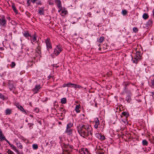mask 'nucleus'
Returning <instances> with one entry per match:
<instances>
[{
    "label": "nucleus",
    "mask_w": 154,
    "mask_h": 154,
    "mask_svg": "<svg viewBox=\"0 0 154 154\" xmlns=\"http://www.w3.org/2000/svg\"><path fill=\"white\" fill-rule=\"evenodd\" d=\"M66 99L65 98H63L61 99V102L63 104H64L66 103Z\"/></svg>",
    "instance_id": "412c9836"
},
{
    "label": "nucleus",
    "mask_w": 154,
    "mask_h": 154,
    "mask_svg": "<svg viewBox=\"0 0 154 154\" xmlns=\"http://www.w3.org/2000/svg\"><path fill=\"white\" fill-rule=\"evenodd\" d=\"M130 83L129 82H124L123 83V85L125 86V90L127 91V87L128 86Z\"/></svg>",
    "instance_id": "ddd939ff"
},
{
    "label": "nucleus",
    "mask_w": 154,
    "mask_h": 154,
    "mask_svg": "<svg viewBox=\"0 0 154 154\" xmlns=\"http://www.w3.org/2000/svg\"><path fill=\"white\" fill-rule=\"evenodd\" d=\"M151 86H154V79L152 80H151Z\"/></svg>",
    "instance_id": "4c0bfd02"
},
{
    "label": "nucleus",
    "mask_w": 154,
    "mask_h": 154,
    "mask_svg": "<svg viewBox=\"0 0 154 154\" xmlns=\"http://www.w3.org/2000/svg\"><path fill=\"white\" fill-rule=\"evenodd\" d=\"M0 154H2L1 153H0Z\"/></svg>",
    "instance_id": "774afa93"
},
{
    "label": "nucleus",
    "mask_w": 154,
    "mask_h": 154,
    "mask_svg": "<svg viewBox=\"0 0 154 154\" xmlns=\"http://www.w3.org/2000/svg\"><path fill=\"white\" fill-rule=\"evenodd\" d=\"M72 131L73 130L71 129H66L65 132L68 135H69V136H70L72 134Z\"/></svg>",
    "instance_id": "9b49d317"
},
{
    "label": "nucleus",
    "mask_w": 154,
    "mask_h": 154,
    "mask_svg": "<svg viewBox=\"0 0 154 154\" xmlns=\"http://www.w3.org/2000/svg\"><path fill=\"white\" fill-rule=\"evenodd\" d=\"M85 151L86 152H87V153H88V149H85Z\"/></svg>",
    "instance_id": "603ef678"
},
{
    "label": "nucleus",
    "mask_w": 154,
    "mask_h": 154,
    "mask_svg": "<svg viewBox=\"0 0 154 154\" xmlns=\"http://www.w3.org/2000/svg\"><path fill=\"white\" fill-rule=\"evenodd\" d=\"M10 145L11 146V147L12 148V149L15 151L17 153L19 152L18 150L17 149L16 147H15L14 145L11 144Z\"/></svg>",
    "instance_id": "a211bd4d"
},
{
    "label": "nucleus",
    "mask_w": 154,
    "mask_h": 154,
    "mask_svg": "<svg viewBox=\"0 0 154 154\" xmlns=\"http://www.w3.org/2000/svg\"><path fill=\"white\" fill-rule=\"evenodd\" d=\"M151 93L153 95H154V91L151 92Z\"/></svg>",
    "instance_id": "4d7b16f0"
},
{
    "label": "nucleus",
    "mask_w": 154,
    "mask_h": 154,
    "mask_svg": "<svg viewBox=\"0 0 154 154\" xmlns=\"http://www.w3.org/2000/svg\"><path fill=\"white\" fill-rule=\"evenodd\" d=\"M43 10H44L43 8H40V9L38 10V14L40 15L43 14H44L43 12Z\"/></svg>",
    "instance_id": "2eb2a0df"
},
{
    "label": "nucleus",
    "mask_w": 154,
    "mask_h": 154,
    "mask_svg": "<svg viewBox=\"0 0 154 154\" xmlns=\"http://www.w3.org/2000/svg\"><path fill=\"white\" fill-rule=\"evenodd\" d=\"M37 4L39 5H42L41 3L40 2L37 3Z\"/></svg>",
    "instance_id": "13d9d810"
},
{
    "label": "nucleus",
    "mask_w": 154,
    "mask_h": 154,
    "mask_svg": "<svg viewBox=\"0 0 154 154\" xmlns=\"http://www.w3.org/2000/svg\"><path fill=\"white\" fill-rule=\"evenodd\" d=\"M102 135H101L100 134H97V137L98 138H99L100 139H101V137H102Z\"/></svg>",
    "instance_id": "58836bf2"
},
{
    "label": "nucleus",
    "mask_w": 154,
    "mask_h": 154,
    "mask_svg": "<svg viewBox=\"0 0 154 154\" xmlns=\"http://www.w3.org/2000/svg\"><path fill=\"white\" fill-rule=\"evenodd\" d=\"M30 50H31V52H32V49H30Z\"/></svg>",
    "instance_id": "0e129e2a"
},
{
    "label": "nucleus",
    "mask_w": 154,
    "mask_h": 154,
    "mask_svg": "<svg viewBox=\"0 0 154 154\" xmlns=\"http://www.w3.org/2000/svg\"><path fill=\"white\" fill-rule=\"evenodd\" d=\"M45 43L46 44L47 48L48 50L49 49L51 48L52 47L51 44L48 39H47L45 40Z\"/></svg>",
    "instance_id": "0eeeda50"
},
{
    "label": "nucleus",
    "mask_w": 154,
    "mask_h": 154,
    "mask_svg": "<svg viewBox=\"0 0 154 154\" xmlns=\"http://www.w3.org/2000/svg\"><path fill=\"white\" fill-rule=\"evenodd\" d=\"M107 48H106V47H103V48H102V50H103V51L102 52H105L106 50L107 49Z\"/></svg>",
    "instance_id": "2f4dec72"
},
{
    "label": "nucleus",
    "mask_w": 154,
    "mask_h": 154,
    "mask_svg": "<svg viewBox=\"0 0 154 154\" xmlns=\"http://www.w3.org/2000/svg\"><path fill=\"white\" fill-rule=\"evenodd\" d=\"M127 12L126 10H122V13L123 15H125L127 14Z\"/></svg>",
    "instance_id": "bb28decb"
},
{
    "label": "nucleus",
    "mask_w": 154,
    "mask_h": 154,
    "mask_svg": "<svg viewBox=\"0 0 154 154\" xmlns=\"http://www.w3.org/2000/svg\"><path fill=\"white\" fill-rule=\"evenodd\" d=\"M55 3L58 7L60 10H62V6L61 1L60 0H55Z\"/></svg>",
    "instance_id": "6e6552de"
},
{
    "label": "nucleus",
    "mask_w": 154,
    "mask_h": 154,
    "mask_svg": "<svg viewBox=\"0 0 154 154\" xmlns=\"http://www.w3.org/2000/svg\"><path fill=\"white\" fill-rule=\"evenodd\" d=\"M95 123H97V124H100L99 121L98 119H96L95 121Z\"/></svg>",
    "instance_id": "a19ab883"
},
{
    "label": "nucleus",
    "mask_w": 154,
    "mask_h": 154,
    "mask_svg": "<svg viewBox=\"0 0 154 154\" xmlns=\"http://www.w3.org/2000/svg\"><path fill=\"white\" fill-rule=\"evenodd\" d=\"M15 105L17 106V107L19 109H20L21 111H23L25 113H26V111L24 109L23 107L19 105L18 103H16L15 104Z\"/></svg>",
    "instance_id": "9d476101"
},
{
    "label": "nucleus",
    "mask_w": 154,
    "mask_h": 154,
    "mask_svg": "<svg viewBox=\"0 0 154 154\" xmlns=\"http://www.w3.org/2000/svg\"><path fill=\"white\" fill-rule=\"evenodd\" d=\"M86 129L85 131V134L83 135L82 136L83 137H85V136L87 137L90 134L92 135V133L91 132V129L89 126H86Z\"/></svg>",
    "instance_id": "f03ea898"
},
{
    "label": "nucleus",
    "mask_w": 154,
    "mask_h": 154,
    "mask_svg": "<svg viewBox=\"0 0 154 154\" xmlns=\"http://www.w3.org/2000/svg\"><path fill=\"white\" fill-rule=\"evenodd\" d=\"M41 88V86L40 85H36L34 88L33 89V91L34 93H37L38 91Z\"/></svg>",
    "instance_id": "423d86ee"
},
{
    "label": "nucleus",
    "mask_w": 154,
    "mask_h": 154,
    "mask_svg": "<svg viewBox=\"0 0 154 154\" xmlns=\"http://www.w3.org/2000/svg\"><path fill=\"white\" fill-rule=\"evenodd\" d=\"M122 114L126 117H128V114L125 112H122Z\"/></svg>",
    "instance_id": "a878e982"
},
{
    "label": "nucleus",
    "mask_w": 154,
    "mask_h": 154,
    "mask_svg": "<svg viewBox=\"0 0 154 154\" xmlns=\"http://www.w3.org/2000/svg\"><path fill=\"white\" fill-rule=\"evenodd\" d=\"M65 151H66V152L68 153V154H69V152H68V151L67 150H65Z\"/></svg>",
    "instance_id": "5fc2aeb1"
},
{
    "label": "nucleus",
    "mask_w": 154,
    "mask_h": 154,
    "mask_svg": "<svg viewBox=\"0 0 154 154\" xmlns=\"http://www.w3.org/2000/svg\"><path fill=\"white\" fill-rule=\"evenodd\" d=\"M149 17V16L147 14V13H144L143 14V18L146 20L148 19Z\"/></svg>",
    "instance_id": "f3484780"
},
{
    "label": "nucleus",
    "mask_w": 154,
    "mask_h": 154,
    "mask_svg": "<svg viewBox=\"0 0 154 154\" xmlns=\"http://www.w3.org/2000/svg\"><path fill=\"white\" fill-rule=\"evenodd\" d=\"M5 138V137L4 135L2 133V132L1 130V129H0V139L1 140H4Z\"/></svg>",
    "instance_id": "f8f14e48"
},
{
    "label": "nucleus",
    "mask_w": 154,
    "mask_h": 154,
    "mask_svg": "<svg viewBox=\"0 0 154 154\" xmlns=\"http://www.w3.org/2000/svg\"><path fill=\"white\" fill-rule=\"evenodd\" d=\"M99 51L101 52V53H103V50H102V48H101V47H99L98 48Z\"/></svg>",
    "instance_id": "79ce46f5"
},
{
    "label": "nucleus",
    "mask_w": 154,
    "mask_h": 154,
    "mask_svg": "<svg viewBox=\"0 0 154 154\" xmlns=\"http://www.w3.org/2000/svg\"><path fill=\"white\" fill-rule=\"evenodd\" d=\"M84 153L85 154H89V153H87L86 154L85 153V152H84Z\"/></svg>",
    "instance_id": "e2e57ef3"
},
{
    "label": "nucleus",
    "mask_w": 154,
    "mask_h": 154,
    "mask_svg": "<svg viewBox=\"0 0 154 154\" xmlns=\"http://www.w3.org/2000/svg\"><path fill=\"white\" fill-rule=\"evenodd\" d=\"M82 88V87L81 86L79 85H76V86H75V88Z\"/></svg>",
    "instance_id": "c9c22d12"
},
{
    "label": "nucleus",
    "mask_w": 154,
    "mask_h": 154,
    "mask_svg": "<svg viewBox=\"0 0 154 154\" xmlns=\"http://www.w3.org/2000/svg\"><path fill=\"white\" fill-rule=\"evenodd\" d=\"M71 84L72 85V87L75 88L76 84H73V83Z\"/></svg>",
    "instance_id": "a18cd8bd"
},
{
    "label": "nucleus",
    "mask_w": 154,
    "mask_h": 154,
    "mask_svg": "<svg viewBox=\"0 0 154 154\" xmlns=\"http://www.w3.org/2000/svg\"><path fill=\"white\" fill-rule=\"evenodd\" d=\"M104 40V38L103 37H101L98 40V41L100 43H101Z\"/></svg>",
    "instance_id": "5701e85b"
},
{
    "label": "nucleus",
    "mask_w": 154,
    "mask_h": 154,
    "mask_svg": "<svg viewBox=\"0 0 154 154\" xmlns=\"http://www.w3.org/2000/svg\"><path fill=\"white\" fill-rule=\"evenodd\" d=\"M49 4H51V3L50 2H49Z\"/></svg>",
    "instance_id": "69168bd1"
},
{
    "label": "nucleus",
    "mask_w": 154,
    "mask_h": 154,
    "mask_svg": "<svg viewBox=\"0 0 154 154\" xmlns=\"http://www.w3.org/2000/svg\"><path fill=\"white\" fill-rule=\"evenodd\" d=\"M32 125L31 124H30V125H29V127H31V126H32Z\"/></svg>",
    "instance_id": "052dcab7"
},
{
    "label": "nucleus",
    "mask_w": 154,
    "mask_h": 154,
    "mask_svg": "<svg viewBox=\"0 0 154 154\" xmlns=\"http://www.w3.org/2000/svg\"><path fill=\"white\" fill-rule=\"evenodd\" d=\"M66 84V85H67V86H69V83H67Z\"/></svg>",
    "instance_id": "864d4df0"
},
{
    "label": "nucleus",
    "mask_w": 154,
    "mask_h": 154,
    "mask_svg": "<svg viewBox=\"0 0 154 154\" xmlns=\"http://www.w3.org/2000/svg\"><path fill=\"white\" fill-rule=\"evenodd\" d=\"M7 152L8 153V154H14V152L11 151L10 150L8 149V151H7Z\"/></svg>",
    "instance_id": "c85d7f7f"
},
{
    "label": "nucleus",
    "mask_w": 154,
    "mask_h": 154,
    "mask_svg": "<svg viewBox=\"0 0 154 154\" xmlns=\"http://www.w3.org/2000/svg\"><path fill=\"white\" fill-rule=\"evenodd\" d=\"M140 56L139 54V52H137L136 55L134 58H132V60L133 63H137L138 61L140 60Z\"/></svg>",
    "instance_id": "7ed1b4c3"
},
{
    "label": "nucleus",
    "mask_w": 154,
    "mask_h": 154,
    "mask_svg": "<svg viewBox=\"0 0 154 154\" xmlns=\"http://www.w3.org/2000/svg\"><path fill=\"white\" fill-rule=\"evenodd\" d=\"M73 125L71 123L68 124L67 125L66 129H70V128L72 127Z\"/></svg>",
    "instance_id": "4be33fe9"
},
{
    "label": "nucleus",
    "mask_w": 154,
    "mask_h": 154,
    "mask_svg": "<svg viewBox=\"0 0 154 154\" xmlns=\"http://www.w3.org/2000/svg\"><path fill=\"white\" fill-rule=\"evenodd\" d=\"M32 148L34 149H36L38 148V146L37 144H34L32 145Z\"/></svg>",
    "instance_id": "393cba45"
},
{
    "label": "nucleus",
    "mask_w": 154,
    "mask_h": 154,
    "mask_svg": "<svg viewBox=\"0 0 154 154\" xmlns=\"http://www.w3.org/2000/svg\"><path fill=\"white\" fill-rule=\"evenodd\" d=\"M86 126L84 125H80L78 127V131L81 136L85 134V131L86 129Z\"/></svg>",
    "instance_id": "f257e3e1"
},
{
    "label": "nucleus",
    "mask_w": 154,
    "mask_h": 154,
    "mask_svg": "<svg viewBox=\"0 0 154 154\" xmlns=\"http://www.w3.org/2000/svg\"><path fill=\"white\" fill-rule=\"evenodd\" d=\"M11 113V111L9 109H7L6 110V114L8 115L10 114Z\"/></svg>",
    "instance_id": "cd10ccee"
},
{
    "label": "nucleus",
    "mask_w": 154,
    "mask_h": 154,
    "mask_svg": "<svg viewBox=\"0 0 154 154\" xmlns=\"http://www.w3.org/2000/svg\"><path fill=\"white\" fill-rule=\"evenodd\" d=\"M58 123L59 125H61V122H58Z\"/></svg>",
    "instance_id": "6e6d98bb"
},
{
    "label": "nucleus",
    "mask_w": 154,
    "mask_h": 154,
    "mask_svg": "<svg viewBox=\"0 0 154 154\" xmlns=\"http://www.w3.org/2000/svg\"><path fill=\"white\" fill-rule=\"evenodd\" d=\"M153 14L152 15L153 16H154V9L152 10Z\"/></svg>",
    "instance_id": "3c124183"
},
{
    "label": "nucleus",
    "mask_w": 154,
    "mask_h": 154,
    "mask_svg": "<svg viewBox=\"0 0 154 154\" xmlns=\"http://www.w3.org/2000/svg\"><path fill=\"white\" fill-rule=\"evenodd\" d=\"M99 125V124H97V123H95L94 125V128H97L98 127V125Z\"/></svg>",
    "instance_id": "ea45409f"
},
{
    "label": "nucleus",
    "mask_w": 154,
    "mask_h": 154,
    "mask_svg": "<svg viewBox=\"0 0 154 154\" xmlns=\"http://www.w3.org/2000/svg\"><path fill=\"white\" fill-rule=\"evenodd\" d=\"M36 38L35 36H34L32 38V40L33 42L36 41Z\"/></svg>",
    "instance_id": "e433bc0d"
},
{
    "label": "nucleus",
    "mask_w": 154,
    "mask_h": 154,
    "mask_svg": "<svg viewBox=\"0 0 154 154\" xmlns=\"http://www.w3.org/2000/svg\"><path fill=\"white\" fill-rule=\"evenodd\" d=\"M62 14L64 13V14H66V12L64 11H62Z\"/></svg>",
    "instance_id": "8fccbe9b"
},
{
    "label": "nucleus",
    "mask_w": 154,
    "mask_h": 154,
    "mask_svg": "<svg viewBox=\"0 0 154 154\" xmlns=\"http://www.w3.org/2000/svg\"><path fill=\"white\" fill-rule=\"evenodd\" d=\"M71 84H72V83H70V82L69 83V86H70V85H71Z\"/></svg>",
    "instance_id": "bf43d9fd"
},
{
    "label": "nucleus",
    "mask_w": 154,
    "mask_h": 154,
    "mask_svg": "<svg viewBox=\"0 0 154 154\" xmlns=\"http://www.w3.org/2000/svg\"><path fill=\"white\" fill-rule=\"evenodd\" d=\"M100 44H99V45H98V46H100Z\"/></svg>",
    "instance_id": "338daca9"
},
{
    "label": "nucleus",
    "mask_w": 154,
    "mask_h": 154,
    "mask_svg": "<svg viewBox=\"0 0 154 154\" xmlns=\"http://www.w3.org/2000/svg\"><path fill=\"white\" fill-rule=\"evenodd\" d=\"M17 147L20 149H22L23 148L22 145L20 143H17L16 144Z\"/></svg>",
    "instance_id": "b1692460"
},
{
    "label": "nucleus",
    "mask_w": 154,
    "mask_h": 154,
    "mask_svg": "<svg viewBox=\"0 0 154 154\" xmlns=\"http://www.w3.org/2000/svg\"><path fill=\"white\" fill-rule=\"evenodd\" d=\"M7 21L5 19V16H2L1 18H0V25L1 26H5L6 24Z\"/></svg>",
    "instance_id": "20e7f679"
},
{
    "label": "nucleus",
    "mask_w": 154,
    "mask_h": 154,
    "mask_svg": "<svg viewBox=\"0 0 154 154\" xmlns=\"http://www.w3.org/2000/svg\"><path fill=\"white\" fill-rule=\"evenodd\" d=\"M27 4H28V6L30 5V0H27Z\"/></svg>",
    "instance_id": "49530a36"
},
{
    "label": "nucleus",
    "mask_w": 154,
    "mask_h": 154,
    "mask_svg": "<svg viewBox=\"0 0 154 154\" xmlns=\"http://www.w3.org/2000/svg\"><path fill=\"white\" fill-rule=\"evenodd\" d=\"M24 35L26 37H28L30 36L28 32H26L24 34Z\"/></svg>",
    "instance_id": "72a5a7b5"
},
{
    "label": "nucleus",
    "mask_w": 154,
    "mask_h": 154,
    "mask_svg": "<svg viewBox=\"0 0 154 154\" xmlns=\"http://www.w3.org/2000/svg\"><path fill=\"white\" fill-rule=\"evenodd\" d=\"M35 52L37 54L35 55L37 56L40 55L41 54V47L38 46L35 50Z\"/></svg>",
    "instance_id": "1a4fd4ad"
},
{
    "label": "nucleus",
    "mask_w": 154,
    "mask_h": 154,
    "mask_svg": "<svg viewBox=\"0 0 154 154\" xmlns=\"http://www.w3.org/2000/svg\"><path fill=\"white\" fill-rule=\"evenodd\" d=\"M133 31L134 32H137L138 31V29L137 27H134L133 29Z\"/></svg>",
    "instance_id": "7c9ffc66"
},
{
    "label": "nucleus",
    "mask_w": 154,
    "mask_h": 154,
    "mask_svg": "<svg viewBox=\"0 0 154 154\" xmlns=\"http://www.w3.org/2000/svg\"><path fill=\"white\" fill-rule=\"evenodd\" d=\"M61 10H60H60H58V12H60Z\"/></svg>",
    "instance_id": "680f3d73"
},
{
    "label": "nucleus",
    "mask_w": 154,
    "mask_h": 154,
    "mask_svg": "<svg viewBox=\"0 0 154 154\" xmlns=\"http://www.w3.org/2000/svg\"><path fill=\"white\" fill-rule=\"evenodd\" d=\"M142 144L143 146H147L148 144V143L147 141L146 140H142Z\"/></svg>",
    "instance_id": "dca6fc26"
},
{
    "label": "nucleus",
    "mask_w": 154,
    "mask_h": 154,
    "mask_svg": "<svg viewBox=\"0 0 154 154\" xmlns=\"http://www.w3.org/2000/svg\"><path fill=\"white\" fill-rule=\"evenodd\" d=\"M15 65H16V64H15V63L14 62H12L11 63V64L10 65V66H11V67L12 68H13L14 67V66H15Z\"/></svg>",
    "instance_id": "c756f323"
},
{
    "label": "nucleus",
    "mask_w": 154,
    "mask_h": 154,
    "mask_svg": "<svg viewBox=\"0 0 154 154\" xmlns=\"http://www.w3.org/2000/svg\"><path fill=\"white\" fill-rule=\"evenodd\" d=\"M152 21L151 20H149L147 24L148 25H149V26L152 24Z\"/></svg>",
    "instance_id": "f704fd0d"
},
{
    "label": "nucleus",
    "mask_w": 154,
    "mask_h": 154,
    "mask_svg": "<svg viewBox=\"0 0 154 154\" xmlns=\"http://www.w3.org/2000/svg\"><path fill=\"white\" fill-rule=\"evenodd\" d=\"M80 107V106L79 105H77L76 106L75 110L76 112H77L78 113V112H80V111L79 109Z\"/></svg>",
    "instance_id": "aec40b11"
},
{
    "label": "nucleus",
    "mask_w": 154,
    "mask_h": 154,
    "mask_svg": "<svg viewBox=\"0 0 154 154\" xmlns=\"http://www.w3.org/2000/svg\"><path fill=\"white\" fill-rule=\"evenodd\" d=\"M67 86L66 84H64L63 85V88Z\"/></svg>",
    "instance_id": "de8ad7c7"
},
{
    "label": "nucleus",
    "mask_w": 154,
    "mask_h": 154,
    "mask_svg": "<svg viewBox=\"0 0 154 154\" xmlns=\"http://www.w3.org/2000/svg\"><path fill=\"white\" fill-rule=\"evenodd\" d=\"M105 139V137L104 136H102V137H101V138L100 139L102 140H104Z\"/></svg>",
    "instance_id": "c03bdc74"
},
{
    "label": "nucleus",
    "mask_w": 154,
    "mask_h": 154,
    "mask_svg": "<svg viewBox=\"0 0 154 154\" xmlns=\"http://www.w3.org/2000/svg\"><path fill=\"white\" fill-rule=\"evenodd\" d=\"M62 51V49L59 46H57L54 50V53L56 55H58Z\"/></svg>",
    "instance_id": "39448f33"
},
{
    "label": "nucleus",
    "mask_w": 154,
    "mask_h": 154,
    "mask_svg": "<svg viewBox=\"0 0 154 154\" xmlns=\"http://www.w3.org/2000/svg\"><path fill=\"white\" fill-rule=\"evenodd\" d=\"M4 140H5L6 142L9 145H10L11 143H10V142L7 140L6 139V138Z\"/></svg>",
    "instance_id": "37998d69"
},
{
    "label": "nucleus",
    "mask_w": 154,
    "mask_h": 154,
    "mask_svg": "<svg viewBox=\"0 0 154 154\" xmlns=\"http://www.w3.org/2000/svg\"><path fill=\"white\" fill-rule=\"evenodd\" d=\"M12 8L13 10V11H14L15 13L16 14L17 13V11L16 9V8L15 6L14 5H12Z\"/></svg>",
    "instance_id": "6ab92c4d"
},
{
    "label": "nucleus",
    "mask_w": 154,
    "mask_h": 154,
    "mask_svg": "<svg viewBox=\"0 0 154 154\" xmlns=\"http://www.w3.org/2000/svg\"><path fill=\"white\" fill-rule=\"evenodd\" d=\"M0 98L2 100H4L5 99L4 95L1 93H0Z\"/></svg>",
    "instance_id": "473e14b6"
},
{
    "label": "nucleus",
    "mask_w": 154,
    "mask_h": 154,
    "mask_svg": "<svg viewBox=\"0 0 154 154\" xmlns=\"http://www.w3.org/2000/svg\"><path fill=\"white\" fill-rule=\"evenodd\" d=\"M66 113V110L65 109H63V113L62 114H63V113Z\"/></svg>",
    "instance_id": "09e8293b"
},
{
    "label": "nucleus",
    "mask_w": 154,
    "mask_h": 154,
    "mask_svg": "<svg viewBox=\"0 0 154 154\" xmlns=\"http://www.w3.org/2000/svg\"><path fill=\"white\" fill-rule=\"evenodd\" d=\"M9 88L11 91H14L15 89V88L11 84H9Z\"/></svg>",
    "instance_id": "4468645a"
}]
</instances>
